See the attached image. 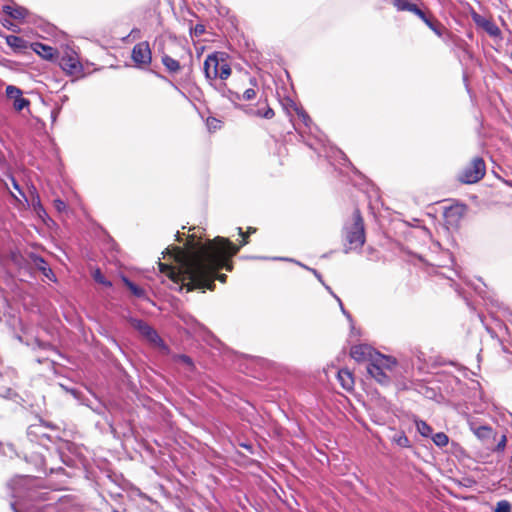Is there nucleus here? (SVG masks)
Returning a JSON list of instances; mask_svg holds the SVG:
<instances>
[{"instance_id": "nucleus-1", "label": "nucleus", "mask_w": 512, "mask_h": 512, "mask_svg": "<svg viewBox=\"0 0 512 512\" xmlns=\"http://www.w3.org/2000/svg\"><path fill=\"white\" fill-rule=\"evenodd\" d=\"M167 254L177 266L158 262L159 270L173 282L181 283L180 289L205 292L214 290L215 280L224 282V274L219 273L224 267V237L218 236L202 244L190 236L185 249L173 246L167 248Z\"/></svg>"}, {"instance_id": "nucleus-2", "label": "nucleus", "mask_w": 512, "mask_h": 512, "mask_svg": "<svg viewBox=\"0 0 512 512\" xmlns=\"http://www.w3.org/2000/svg\"><path fill=\"white\" fill-rule=\"evenodd\" d=\"M204 73L210 85L217 90L224 88V53L209 54L204 61Z\"/></svg>"}, {"instance_id": "nucleus-3", "label": "nucleus", "mask_w": 512, "mask_h": 512, "mask_svg": "<svg viewBox=\"0 0 512 512\" xmlns=\"http://www.w3.org/2000/svg\"><path fill=\"white\" fill-rule=\"evenodd\" d=\"M345 239L348 244L345 253L350 250L361 248L365 243L364 222L359 209H355L352 216V222L344 226Z\"/></svg>"}, {"instance_id": "nucleus-4", "label": "nucleus", "mask_w": 512, "mask_h": 512, "mask_svg": "<svg viewBox=\"0 0 512 512\" xmlns=\"http://www.w3.org/2000/svg\"><path fill=\"white\" fill-rule=\"evenodd\" d=\"M59 65L66 75L79 79L84 76V67L78 54L74 50H67L62 55Z\"/></svg>"}, {"instance_id": "nucleus-5", "label": "nucleus", "mask_w": 512, "mask_h": 512, "mask_svg": "<svg viewBox=\"0 0 512 512\" xmlns=\"http://www.w3.org/2000/svg\"><path fill=\"white\" fill-rule=\"evenodd\" d=\"M131 59L135 66L145 69L152 63V51L148 41H142L134 45L131 52Z\"/></svg>"}, {"instance_id": "nucleus-6", "label": "nucleus", "mask_w": 512, "mask_h": 512, "mask_svg": "<svg viewBox=\"0 0 512 512\" xmlns=\"http://www.w3.org/2000/svg\"><path fill=\"white\" fill-rule=\"evenodd\" d=\"M485 172V162H471L460 172L458 179L464 184H474L484 177Z\"/></svg>"}, {"instance_id": "nucleus-7", "label": "nucleus", "mask_w": 512, "mask_h": 512, "mask_svg": "<svg viewBox=\"0 0 512 512\" xmlns=\"http://www.w3.org/2000/svg\"><path fill=\"white\" fill-rule=\"evenodd\" d=\"M467 206L464 204H454L447 207L444 211L445 223L448 227L456 229L459 227L462 219L466 215Z\"/></svg>"}, {"instance_id": "nucleus-8", "label": "nucleus", "mask_w": 512, "mask_h": 512, "mask_svg": "<svg viewBox=\"0 0 512 512\" xmlns=\"http://www.w3.org/2000/svg\"><path fill=\"white\" fill-rule=\"evenodd\" d=\"M468 426L471 432L484 443L495 437V432L491 426L480 424L475 419H468Z\"/></svg>"}, {"instance_id": "nucleus-9", "label": "nucleus", "mask_w": 512, "mask_h": 512, "mask_svg": "<svg viewBox=\"0 0 512 512\" xmlns=\"http://www.w3.org/2000/svg\"><path fill=\"white\" fill-rule=\"evenodd\" d=\"M6 96L13 101V107L16 111H21L30 105V101L23 97V92L16 86L8 85L6 87Z\"/></svg>"}, {"instance_id": "nucleus-10", "label": "nucleus", "mask_w": 512, "mask_h": 512, "mask_svg": "<svg viewBox=\"0 0 512 512\" xmlns=\"http://www.w3.org/2000/svg\"><path fill=\"white\" fill-rule=\"evenodd\" d=\"M474 23L482 28L491 37H500L501 31L499 27L490 19L478 13H472Z\"/></svg>"}, {"instance_id": "nucleus-11", "label": "nucleus", "mask_w": 512, "mask_h": 512, "mask_svg": "<svg viewBox=\"0 0 512 512\" xmlns=\"http://www.w3.org/2000/svg\"><path fill=\"white\" fill-rule=\"evenodd\" d=\"M30 49L38 54L42 59L48 61L57 59L59 54L56 48L40 42L30 43Z\"/></svg>"}, {"instance_id": "nucleus-12", "label": "nucleus", "mask_w": 512, "mask_h": 512, "mask_svg": "<svg viewBox=\"0 0 512 512\" xmlns=\"http://www.w3.org/2000/svg\"><path fill=\"white\" fill-rule=\"evenodd\" d=\"M376 351H374V349L369 346V345H366V344H360V345H355L351 348V357L356 360L357 362H361V361H369L371 362V358H373L374 356V353Z\"/></svg>"}, {"instance_id": "nucleus-13", "label": "nucleus", "mask_w": 512, "mask_h": 512, "mask_svg": "<svg viewBox=\"0 0 512 512\" xmlns=\"http://www.w3.org/2000/svg\"><path fill=\"white\" fill-rule=\"evenodd\" d=\"M367 372L382 385H387L391 382V374L371 362L367 364Z\"/></svg>"}, {"instance_id": "nucleus-14", "label": "nucleus", "mask_w": 512, "mask_h": 512, "mask_svg": "<svg viewBox=\"0 0 512 512\" xmlns=\"http://www.w3.org/2000/svg\"><path fill=\"white\" fill-rule=\"evenodd\" d=\"M371 363L381 367L382 369L386 370L390 374L392 373L394 367L397 364V362L394 358H392L390 356H385L378 352L374 353L373 358H371Z\"/></svg>"}, {"instance_id": "nucleus-15", "label": "nucleus", "mask_w": 512, "mask_h": 512, "mask_svg": "<svg viewBox=\"0 0 512 512\" xmlns=\"http://www.w3.org/2000/svg\"><path fill=\"white\" fill-rule=\"evenodd\" d=\"M393 6L398 11H409L418 17L423 16V11L417 7V5L409 2L408 0H391Z\"/></svg>"}, {"instance_id": "nucleus-16", "label": "nucleus", "mask_w": 512, "mask_h": 512, "mask_svg": "<svg viewBox=\"0 0 512 512\" xmlns=\"http://www.w3.org/2000/svg\"><path fill=\"white\" fill-rule=\"evenodd\" d=\"M34 265L40 270L45 277H47L51 281H56V276L52 269L49 267L48 263L41 256L34 255L32 257Z\"/></svg>"}, {"instance_id": "nucleus-17", "label": "nucleus", "mask_w": 512, "mask_h": 512, "mask_svg": "<svg viewBox=\"0 0 512 512\" xmlns=\"http://www.w3.org/2000/svg\"><path fill=\"white\" fill-rule=\"evenodd\" d=\"M133 326L145 335L149 340L155 341L158 338L157 332L149 326L145 321L134 319L132 321Z\"/></svg>"}, {"instance_id": "nucleus-18", "label": "nucleus", "mask_w": 512, "mask_h": 512, "mask_svg": "<svg viewBox=\"0 0 512 512\" xmlns=\"http://www.w3.org/2000/svg\"><path fill=\"white\" fill-rule=\"evenodd\" d=\"M6 43L16 52H23L27 48H30V44L25 39L16 35H8L6 37Z\"/></svg>"}, {"instance_id": "nucleus-19", "label": "nucleus", "mask_w": 512, "mask_h": 512, "mask_svg": "<svg viewBox=\"0 0 512 512\" xmlns=\"http://www.w3.org/2000/svg\"><path fill=\"white\" fill-rule=\"evenodd\" d=\"M27 436L32 442H39L43 438L49 439V436L42 431L41 424H31L27 428Z\"/></svg>"}, {"instance_id": "nucleus-20", "label": "nucleus", "mask_w": 512, "mask_h": 512, "mask_svg": "<svg viewBox=\"0 0 512 512\" xmlns=\"http://www.w3.org/2000/svg\"><path fill=\"white\" fill-rule=\"evenodd\" d=\"M2 10L5 14L16 20H23L28 15L27 9L20 6L5 5Z\"/></svg>"}, {"instance_id": "nucleus-21", "label": "nucleus", "mask_w": 512, "mask_h": 512, "mask_svg": "<svg viewBox=\"0 0 512 512\" xmlns=\"http://www.w3.org/2000/svg\"><path fill=\"white\" fill-rule=\"evenodd\" d=\"M338 380L345 390L350 391L353 389L354 378L352 373L348 369H340L338 371Z\"/></svg>"}, {"instance_id": "nucleus-22", "label": "nucleus", "mask_w": 512, "mask_h": 512, "mask_svg": "<svg viewBox=\"0 0 512 512\" xmlns=\"http://www.w3.org/2000/svg\"><path fill=\"white\" fill-rule=\"evenodd\" d=\"M296 263H297L298 265H300L301 267H303V268H305V269L309 270L310 272H312V273L315 275V277L319 280V282H321V283L324 285V287H325V288H326V289H327V290H328V291H329V292H330V293H331V294H332V295L337 299V301L339 302V305H340V307H341V310H342L343 314H344L348 319H351L350 314H349V313L344 309V307H343V304H342L341 300H340L336 295H334V294H333V292H332V290H331V288H330L328 285H326V284L324 283V281H323V279H322L321 274H320L317 270H315V269H313V268H309V267H307V266H305V265L301 264L300 262H296Z\"/></svg>"}, {"instance_id": "nucleus-23", "label": "nucleus", "mask_w": 512, "mask_h": 512, "mask_svg": "<svg viewBox=\"0 0 512 512\" xmlns=\"http://www.w3.org/2000/svg\"><path fill=\"white\" fill-rule=\"evenodd\" d=\"M161 62L170 73H178L181 70L180 62L168 54H163Z\"/></svg>"}, {"instance_id": "nucleus-24", "label": "nucleus", "mask_w": 512, "mask_h": 512, "mask_svg": "<svg viewBox=\"0 0 512 512\" xmlns=\"http://www.w3.org/2000/svg\"><path fill=\"white\" fill-rule=\"evenodd\" d=\"M240 246H236L232 241H230L228 238H226V272L232 270V265L228 261V257L235 255Z\"/></svg>"}, {"instance_id": "nucleus-25", "label": "nucleus", "mask_w": 512, "mask_h": 512, "mask_svg": "<svg viewBox=\"0 0 512 512\" xmlns=\"http://www.w3.org/2000/svg\"><path fill=\"white\" fill-rule=\"evenodd\" d=\"M391 441L402 448H408L411 446L410 440L404 432H397L391 437Z\"/></svg>"}, {"instance_id": "nucleus-26", "label": "nucleus", "mask_w": 512, "mask_h": 512, "mask_svg": "<svg viewBox=\"0 0 512 512\" xmlns=\"http://www.w3.org/2000/svg\"><path fill=\"white\" fill-rule=\"evenodd\" d=\"M122 280H123L125 286L131 291V293L134 296H136L138 298H141V297H143L145 295L144 289H142L141 287H139L136 284H134L127 277H123Z\"/></svg>"}, {"instance_id": "nucleus-27", "label": "nucleus", "mask_w": 512, "mask_h": 512, "mask_svg": "<svg viewBox=\"0 0 512 512\" xmlns=\"http://www.w3.org/2000/svg\"><path fill=\"white\" fill-rule=\"evenodd\" d=\"M433 32H435L438 36L442 35L441 32V24L438 21L431 20L426 16L423 12V16L419 17Z\"/></svg>"}, {"instance_id": "nucleus-28", "label": "nucleus", "mask_w": 512, "mask_h": 512, "mask_svg": "<svg viewBox=\"0 0 512 512\" xmlns=\"http://www.w3.org/2000/svg\"><path fill=\"white\" fill-rule=\"evenodd\" d=\"M415 424H416L417 431L423 437H430L432 435L433 429L425 421H423V420H416Z\"/></svg>"}, {"instance_id": "nucleus-29", "label": "nucleus", "mask_w": 512, "mask_h": 512, "mask_svg": "<svg viewBox=\"0 0 512 512\" xmlns=\"http://www.w3.org/2000/svg\"><path fill=\"white\" fill-rule=\"evenodd\" d=\"M432 440L434 444L438 447H444L448 444L449 438L448 436L443 432H438L432 436Z\"/></svg>"}, {"instance_id": "nucleus-30", "label": "nucleus", "mask_w": 512, "mask_h": 512, "mask_svg": "<svg viewBox=\"0 0 512 512\" xmlns=\"http://www.w3.org/2000/svg\"><path fill=\"white\" fill-rule=\"evenodd\" d=\"M93 279L99 283V284H102V285H105L107 287H111L112 286V283L108 280L105 279L104 275L102 274L101 270L100 269H96L94 272H93Z\"/></svg>"}, {"instance_id": "nucleus-31", "label": "nucleus", "mask_w": 512, "mask_h": 512, "mask_svg": "<svg viewBox=\"0 0 512 512\" xmlns=\"http://www.w3.org/2000/svg\"><path fill=\"white\" fill-rule=\"evenodd\" d=\"M189 31L190 34L199 37L205 32V26L203 24H196L195 26L192 25V22H189Z\"/></svg>"}, {"instance_id": "nucleus-32", "label": "nucleus", "mask_w": 512, "mask_h": 512, "mask_svg": "<svg viewBox=\"0 0 512 512\" xmlns=\"http://www.w3.org/2000/svg\"><path fill=\"white\" fill-rule=\"evenodd\" d=\"M206 125H207L209 131H215V130L221 128V121L214 117H208L207 121H206Z\"/></svg>"}, {"instance_id": "nucleus-33", "label": "nucleus", "mask_w": 512, "mask_h": 512, "mask_svg": "<svg viewBox=\"0 0 512 512\" xmlns=\"http://www.w3.org/2000/svg\"><path fill=\"white\" fill-rule=\"evenodd\" d=\"M495 512H511V504L506 500L499 501Z\"/></svg>"}, {"instance_id": "nucleus-34", "label": "nucleus", "mask_w": 512, "mask_h": 512, "mask_svg": "<svg viewBox=\"0 0 512 512\" xmlns=\"http://www.w3.org/2000/svg\"><path fill=\"white\" fill-rule=\"evenodd\" d=\"M32 205L34 207V210L38 213L39 216H41V213H45V210L41 204L40 198L38 195L32 198Z\"/></svg>"}, {"instance_id": "nucleus-35", "label": "nucleus", "mask_w": 512, "mask_h": 512, "mask_svg": "<svg viewBox=\"0 0 512 512\" xmlns=\"http://www.w3.org/2000/svg\"><path fill=\"white\" fill-rule=\"evenodd\" d=\"M342 166L343 168H340V173H343V171L345 170L346 173H349L350 171L353 172L354 174H358L359 172L353 167L352 165V162L351 161H348V162H342Z\"/></svg>"}, {"instance_id": "nucleus-36", "label": "nucleus", "mask_w": 512, "mask_h": 512, "mask_svg": "<svg viewBox=\"0 0 512 512\" xmlns=\"http://www.w3.org/2000/svg\"><path fill=\"white\" fill-rule=\"evenodd\" d=\"M253 114H255L257 116H261L266 119H271L274 117V111H273V109H271L269 107L265 110L264 113H261L260 110H257V111H254Z\"/></svg>"}, {"instance_id": "nucleus-37", "label": "nucleus", "mask_w": 512, "mask_h": 512, "mask_svg": "<svg viewBox=\"0 0 512 512\" xmlns=\"http://www.w3.org/2000/svg\"><path fill=\"white\" fill-rule=\"evenodd\" d=\"M53 204H54L55 209L60 213L65 212L67 209L66 203L61 199H55L53 201Z\"/></svg>"}, {"instance_id": "nucleus-38", "label": "nucleus", "mask_w": 512, "mask_h": 512, "mask_svg": "<svg viewBox=\"0 0 512 512\" xmlns=\"http://www.w3.org/2000/svg\"><path fill=\"white\" fill-rule=\"evenodd\" d=\"M506 442H507L506 435H502L494 450L498 451V452H503L506 447Z\"/></svg>"}, {"instance_id": "nucleus-39", "label": "nucleus", "mask_w": 512, "mask_h": 512, "mask_svg": "<svg viewBox=\"0 0 512 512\" xmlns=\"http://www.w3.org/2000/svg\"><path fill=\"white\" fill-rule=\"evenodd\" d=\"M178 361L182 362L183 364L187 365L189 368H193V361L192 359L187 355H179Z\"/></svg>"}, {"instance_id": "nucleus-40", "label": "nucleus", "mask_w": 512, "mask_h": 512, "mask_svg": "<svg viewBox=\"0 0 512 512\" xmlns=\"http://www.w3.org/2000/svg\"><path fill=\"white\" fill-rule=\"evenodd\" d=\"M297 114H298L299 118L302 120V122H303L306 126H308V125H309V123L311 122V119H310L309 115H308L304 110H299V111L297 112Z\"/></svg>"}, {"instance_id": "nucleus-41", "label": "nucleus", "mask_w": 512, "mask_h": 512, "mask_svg": "<svg viewBox=\"0 0 512 512\" xmlns=\"http://www.w3.org/2000/svg\"><path fill=\"white\" fill-rule=\"evenodd\" d=\"M256 96V92L254 89L252 88H249V89H246L243 93V99L244 100H251L253 99L254 97Z\"/></svg>"}, {"instance_id": "nucleus-42", "label": "nucleus", "mask_w": 512, "mask_h": 512, "mask_svg": "<svg viewBox=\"0 0 512 512\" xmlns=\"http://www.w3.org/2000/svg\"><path fill=\"white\" fill-rule=\"evenodd\" d=\"M35 343L37 344V346L40 348V349H43V350H54V347L49 344V343H45V342H42L38 339L35 340Z\"/></svg>"}, {"instance_id": "nucleus-43", "label": "nucleus", "mask_w": 512, "mask_h": 512, "mask_svg": "<svg viewBox=\"0 0 512 512\" xmlns=\"http://www.w3.org/2000/svg\"><path fill=\"white\" fill-rule=\"evenodd\" d=\"M11 182H12L13 188L19 192L20 196H22L25 199V201H27V198H26L24 192L21 190L18 182L13 177L11 178Z\"/></svg>"}, {"instance_id": "nucleus-44", "label": "nucleus", "mask_w": 512, "mask_h": 512, "mask_svg": "<svg viewBox=\"0 0 512 512\" xmlns=\"http://www.w3.org/2000/svg\"><path fill=\"white\" fill-rule=\"evenodd\" d=\"M226 97L229 98V100L231 101H234L235 99H240L238 93H234L231 90H229V94H226Z\"/></svg>"}, {"instance_id": "nucleus-45", "label": "nucleus", "mask_w": 512, "mask_h": 512, "mask_svg": "<svg viewBox=\"0 0 512 512\" xmlns=\"http://www.w3.org/2000/svg\"><path fill=\"white\" fill-rule=\"evenodd\" d=\"M239 230V235L242 237V240H241V243H240V246H243L247 243V235H245L242 231L241 228H238Z\"/></svg>"}, {"instance_id": "nucleus-46", "label": "nucleus", "mask_w": 512, "mask_h": 512, "mask_svg": "<svg viewBox=\"0 0 512 512\" xmlns=\"http://www.w3.org/2000/svg\"><path fill=\"white\" fill-rule=\"evenodd\" d=\"M240 446L245 448L248 452L252 453L253 446L250 443H240Z\"/></svg>"}, {"instance_id": "nucleus-47", "label": "nucleus", "mask_w": 512, "mask_h": 512, "mask_svg": "<svg viewBox=\"0 0 512 512\" xmlns=\"http://www.w3.org/2000/svg\"><path fill=\"white\" fill-rule=\"evenodd\" d=\"M232 354H233V353H232L231 351H229V350L226 348V352H225L226 360H227L228 358H231V357H232Z\"/></svg>"}, {"instance_id": "nucleus-48", "label": "nucleus", "mask_w": 512, "mask_h": 512, "mask_svg": "<svg viewBox=\"0 0 512 512\" xmlns=\"http://www.w3.org/2000/svg\"><path fill=\"white\" fill-rule=\"evenodd\" d=\"M273 260L293 261L292 259H289V258H281V257H275V258H273Z\"/></svg>"}, {"instance_id": "nucleus-49", "label": "nucleus", "mask_w": 512, "mask_h": 512, "mask_svg": "<svg viewBox=\"0 0 512 512\" xmlns=\"http://www.w3.org/2000/svg\"><path fill=\"white\" fill-rule=\"evenodd\" d=\"M3 25H4L5 27H7L8 29H11V26H12L13 24H12L11 22H8V23H4V22H3Z\"/></svg>"}, {"instance_id": "nucleus-50", "label": "nucleus", "mask_w": 512, "mask_h": 512, "mask_svg": "<svg viewBox=\"0 0 512 512\" xmlns=\"http://www.w3.org/2000/svg\"><path fill=\"white\" fill-rule=\"evenodd\" d=\"M225 73H226V78H227L230 75V68H228L227 66H226Z\"/></svg>"}, {"instance_id": "nucleus-51", "label": "nucleus", "mask_w": 512, "mask_h": 512, "mask_svg": "<svg viewBox=\"0 0 512 512\" xmlns=\"http://www.w3.org/2000/svg\"><path fill=\"white\" fill-rule=\"evenodd\" d=\"M255 231H256V229H255V228H249V229H248V233H254Z\"/></svg>"}, {"instance_id": "nucleus-52", "label": "nucleus", "mask_w": 512, "mask_h": 512, "mask_svg": "<svg viewBox=\"0 0 512 512\" xmlns=\"http://www.w3.org/2000/svg\"><path fill=\"white\" fill-rule=\"evenodd\" d=\"M12 196H13V198H14V199H16L17 201H19V198H18L16 195L12 194Z\"/></svg>"}, {"instance_id": "nucleus-53", "label": "nucleus", "mask_w": 512, "mask_h": 512, "mask_svg": "<svg viewBox=\"0 0 512 512\" xmlns=\"http://www.w3.org/2000/svg\"><path fill=\"white\" fill-rule=\"evenodd\" d=\"M230 445L235 448V444L233 442H230Z\"/></svg>"}, {"instance_id": "nucleus-54", "label": "nucleus", "mask_w": 512, "mask_h": 512, "mask_svg": "<svg viewBox=\"0 0 512 512\" xmlns=\"http://www.w3.org/2000/svg\"><path fill=\"white\" fill-rule=\"evenodd\" d=\"M511 59H512V51H511Z\"/></svg>"}]
</instances>
